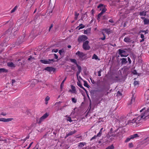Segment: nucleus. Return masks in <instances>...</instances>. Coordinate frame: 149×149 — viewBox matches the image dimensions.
I'll list each match as a JSON object with an SVG mask.
<instances>
[{
    "instance_id": "obj_1",
    "label": "nucleus",
    "mask_w": 149,
    "mask_h": 149,
    "mask_svg": "<svg viewBox=\"0 0 149 149\" xmlns=\"http://www.w3.org/2000/svg\"><path fill=\"white\" fill-rule=\"evenodd\" d=\"M143 117L144 118L147 119L149 118V108L148 109L147 111H146L144 113L140 116H139L136 118H135L132 120H129L127 122V124L138 126H139V123H141L140 121Z\"/></svg>"
},
{
    "instance_id": "obj_2",
    "label": "nucleus",
    "mask_w": 149,
    "mask_h": 149,
    "mask_svg": "<svg viewBox=\"0 0 149 149\" xmlns=\"http://www.w3.org/2000/svg\"><path fill=\"white\" fill-rule=\"evenodd\" d=\"M76 55L81 60H83L84 59L86 56V54L82 52L78 51L75 53Z\"/></svg>"
},
{
    "instance_id": "obj_3",
    "label": "nucleus",
    "mask_w": 149,
    "mask_h": 149,
    "mask_svg": "<svg viewBox=\"0 0 149 149\" xmlns=\"http://www.w3.org/2000/svg\"><path fill=\"white\" fill-rule=\"evenodd\" d=\"M89 42L88 40H86L84 42L82 45V47L84 50H89L90 47L89 45Z\"/></svg>"
},
{
    "instance_id": "obj_4",
    "label": "nucleus",
    "mask_w": 149,
    "mask_h": 149,
    "mask_svg": "<svg viewBox=\"0 0 149 149\" xmlns=\"http://www.w3.org/2000/svg\"><path fill=\"white\" fill-rule=\"evenodd\" d=\"M88 39V37L85 35L79 36L78 38V41L79 43L83 41H85Z\"/></svg>"
},
{
    "instance_id": "obj_5",
    "label": "nucleus",
    "mask_w": 149,
    "mask_h": 149,
    "mask_svg": "<svg viewBox=\"0 0 149 149\" xmlns=\"http://www.w3.org/2000/svg\"><path fill=\"white\" fill-rule=\"evenodd\" d=\"M118 54L120 55L121 57H127L128 54H126V51L124 50H122L121 49H119L118 50Z\"/></svg>"
},
{
    "instance_id": "obj_6",
    "label": "nucleus",
    "mask_w": 149,
    "mask_h": 149,
    "mask_svg": "<svg viewBox=\"0 0 149 149\" xmlns=\"http://www.w3.org/2000/svg\"><path fill=\"white\" fill-rule=\"evenodd\" d=\"M116 136V135L115 134H113L112 133H110L107 135V137L108 139H109L111 140V141H112L114 139V137Z\"/></svg>"
},
{
    "instance_id": "obj_7",
    "label": "nucleus",
    "mask_w": 149,
    "mask_h": 149,
    "mask_svg": "<svg viewBox=\"0 0 149 149\" xmlns=\"http://www.w3.org/2000/svg\"><path fill=\"white\" fill-rule=\"evenodd\" d=\"M13 118H0V121L4 122H8L13 120Z\"/></svg>"
},
{
    "instance_id": "obj_8",
    "label": "nucleus",
    "mask_w": 149,
    "mask_h": 149,
    "mask_svg": "<svg viewBox=\"0 0 149 149\" xmlns=\"http://www.w3.org/2000/svg\"><path fill=\"white\" fill-rule=\"evenodd\" d=\"M45 70L49 72L53 71L54 72L55 71L56 69L52 67H47L45 68Z\"/></svg>"
},
{
    "instance_id": "obj_9",
    "label": "nucleus",
    "mask_w": 149,
    "mask_h": 149,
    "mask_svg": "<svg viewBox=\"0 0 149 149\" xmlns=\"http://www.w3.org/2000/svg\"><path fill=\"white\" fill-rule=\"evenodd\" d=\"M71 87L72 90H70L69 91L71 92L72 93H74L76 94L77 93V91H76L75 87L73 85L71 86Z\"/></svg>"
},
{
    "instance_id": "obj_10",
    "label": "nucleus",
    "mask_w": 149,
    "mask_h": 149,
    "mask_svg": "<svg viewBox=\"0 0 149 149\" xmlns=\"http://www.w3.org/2000/svg\"><path fill=\"white\" fill-rule=\"evenodd\" d=\"M76 132L77 131L76 130H74L73 131L70 132L69 133H66V135L65 137V138H66L68 137L69 136H70L73 134H75Z\"/></svg>"
},
{
    "instance_id": "obj_11",
    "label": "nucleus",
    "mask_w": 149,
    "mask_h": 149,
    "mask_svg": "<svg viewBox=\"0 0 149 149\" xmlns=\"http://www.w3.org/2000/svg\"><path fill=\"white\" fill-rule=\"evenodd\" d=\"M141 19H143L144 24L145 25L148 24H149V19L145 18L144 17H141Z\"/></svg>"
},
{
    "instance_id": "obj_12",
    "label": "nucleus",
    "mask_w": 149,
    "mask_h": 149,
    "mask_svg": "<svg viewBox=\"0 0 149 149\" xmlns=\"http://www.w3.org/2000/svg\"><path fill=\"white\" fill-rule=\"evenodd\" d=\"M40 62L42 63L46 64H49V61L48 60L41 59L40 61Z\"/></svg>"
},
{
    "instance_id": "obj_13",
    "label": "nucleus",
    "mask_w": 149,
    "mask_h": 149,
    "mask_svg": "<svg viewBox=\"0 0 149 149\" xmlns=\"http://www.w3.org/2000/svg\"><path fill=\"white\" fill-rule=\"evenodd\" d=\"M121 60V63L122 65L125 64L127 62V58H122Z\"/></svg>"
},
{
    "instance_id": "obj_14",
    "label": "nucleus",
    "mask_w": 149,
    "mask_h": 149,
    "mask_svg": "<svg viewBox=\"0 0 149 149\" xmlns=\"http://www.w3.org/2000/svg\"><path fill=\"white\" fill-rule=\"evenodd\" d=\"M45 119L42 117H41L40 118L39 120H37V123L39 124H40Z\"/></svg>"
},
{
    "instance_id": "obj_15",
    "label": "nucleus",
    "mask_w": 149,
    "mask_h": 149,
    "mask_svg": "<svg viewBox=\"0 0 149 149\" xmlns=\"http://www.w3.org/2000/svg\"><path fill=\"white\" fill-rule=\"evenodd\" d=\"M147 12V11H145L141 12L139 13V15L141 16H145L146 15Z\"/></svg>"
},
{
    "instance_id": "obj_16",
    "label": "nucleus",
    "mask_w": 149,
    "mask_h": 149,
    "mask_svg": "<svg viewBox=\"0 0 149 149\" xmlns=\"http://www.w3.org/2000/svg\"><path fill=\"white\" fill-rule=\"evenodd\" d=\"M85 27V26L82 24H80L79 26H77L76 29H78L79 30L82 29Z\"/></svg>"
},
{
    "instance_id": "obj_17",
    "label": "nucleus",
    "mask_w": 149,
    "mask_h": 149,
    "mask_svg": "<svg viewBox=\"0 0 149 149\" xmlns=\"http://www.w3.org/2000/svg\"><path fill=\"white\" fill-rule=\"evenodd\" d=\"M86 143L85 142H80L78 143V146L79 147L81 148L86 145Z\"/></svg>"
},
{
    "instance_id": "obj_18",
    "label": "nucleus",
    "mask_w": 149,
    "mask_h": 149,
    "mask_svg": "<svg viewBox=\"0 0 149 149\" xmlns=\"http://www.w3.org/2000/svg\"><path fill=\"white\" fill-rule=\"evenodd\" d=\"M124 41L126 42H131V40L128 37H126L125 38L124 40Z\"/></svg>"
},
{
    "instance_id": "obj_19",
    "label": "nucleus",
    "mask_w": 149,
    "mask_h": 149,
    "mask_svg": "<svg viewBox=\"0 0 149 149\" xmlns=\"http://www.w3.org/2000/svg\"><path fill=\"white\" fill-rule=\"evenodd\" d=\"M92 59H95V60H98L100 61V58H98V56H97V55L95 54H94L92 57Z\"/></svg>"
},
{
    "instance_id": "obj_20",
    "label": "nucleus",
    "mask_w": 149,
    "mask_h": 149,
    "mask_svg": "<svg viewBox=\"0 0 149 149\" xmlns=\"http://www.w3.org/2000/svg\"><path fill=\"white\" fill-rule=\"evenodd\" d=\"M104 5L103 4L101 3L97 7V8H100V10H102V8L104 7Z\"/></svg>"
},
{
    "instance_id": "obj_21",
    "label": "nucleus",
    "mask_w": 149,
    "mask_h": 149,
    "mask_svg": "<svg viewBox=\"0 0 149 149\" xmlns=\"http://www.w3.org/2000/svg\"><path fill=\"white\" fill-rule=\"evenodd\" d=\"M49 113H46L44 114L42 117L45 119L47 118L49 116Z\"/></svg>"
},
{
    "instance_id": "obj_22",
    "label": "nucleus",
    "mask_w": 149,
    "mask_h": 149,
    "mask_svg": "<svg viewBox=\"0 0 149 149\" xmlns=\"http://www.w3.org/2000/svg\"><path fill=\"white\" fill-rule=\"evenodd\" d=\"M50 100V97L49 96H47L45 98V104H47L48 103V101Z\"/></svg>"
},
{
    "instance_id": "obj_23",
    "label": "nucleus",
    "mask_w": 149,
    "mask_h": 149,
    "mask_svg": "<svg viewBox=\"0 0 149 149\" xmlns=\"http://www.w3.org/2000/svg\"><path fill=\"white\" fill-rule=\"evenodd\" d=\"M8 71V70L3 68H0V73L6 72Z\"/></svg>"
},
{
    "instance_id": "obj_24",
    "label": "nucleus",
    "mask_w": 149,
    "mask_h": 149,
    "mask_svg": "<svg viewBox=\"0 0 149 149\" xmlns=\"http://www.w3.org/2000/svg\"><path fill=\"white\" fill-rule=\"evenodd\" d=\"M66 78H67V77H66L64 79V80H63V81H62V82L61 84V86H60V87H61V89L62 88H63V86H64V82L66 80Z\"/></svg>"
},
{
    "instance_id": "obj_25",
    "label": "nucleus",
    "mask_w": 149,
    "mask_h": 149,
    "mask_svg": "<svg viewBox=\"0 0 149 149\" xmlns=\"http://www.w3.org/2000/svg\"><path fill=\"white\" fill-rule=\"evenodd\" d=\"M8 65L10 67H15V65L13 62H9L8 63Z\"/></svg>"
},
{
    "instance_id": "obj_26",
    "label": "nucleus",
    "mask_w": 149,
    "mask_h": 149,
    "mask_svg": "<svg viewBox=\"0 0 149 149\" xmlns=\"http://www.w3.org/2000/svg\"><path fill=\"white\" fill-rule=\"evenodd\" d=\"M107 10V9L104 6V7H103V8H102L101 11L100 13L103 14L104 13L106 12Z\"/></svg>"
},
{
    "instance_id": "obj_27",
    "label": "nucleus",
    "mask_w": 149,
    "mask_h": 149,
    "mask_svg": "<svg viewBox=\"0 0 149 149\" xmlns=\"http://www.w3.org/2000/svg\"><path fill=\"white\" fill-rule=\"evenodd\" d=\"M131 136V138H132V139H134V138L138 137L139 136L138 134H135L133 135H132Z\"/></svg>"
},
{
    "instance_id": "obj_28",
    "label": "nucleus",
    "mask_w": 149,
    "mask_h": 149,
    "mask_svg": "<svg viewBox=\"0 0 149 149\" xmlns=\"http://www.w3.org/2000/svg\"><path fill=\"white\" fill-rule=\"evenodd\" d=\"M84 85L85 86L88 88H89L90 87V86L88 85L87 81H84Z\"/></svg>"
},
{
    "instance_id": "obj_29",
    "label": "nucleus",
    "mask_w": 149,
    "mask_h": 149,
    "mask_svg": "<svg viewBox=\"0 0 149 149\" xmlns=\"http://www.w3.org/2000/svg\"><path fill=\"white\" fill-rule=\"evenodd\" d=\"M114 148V147L113 144L107 147L105 149H113Z\"/></svg>"
},
{
    "instance_id": "obj_30",
    "label": "nucleus",
    "mask_w": 149,
    "mask_h": 149,
    "mask_svg": "<svg viewBox=\"0 0 149 149\" xmlns=\"http://www.w3.org/2000/svg\"><path fill=\"white\" fill-rule=\"evenodd\" d=\"M70 61L71 62L74 63L76 65H78L77 63V61L76 59H70Z\"/></svg>"
},
{
    "instance_id": "obj_31",
    "label": "nucleus",
    "mask_w": 149,
    "mask_h": 149,
    "mask_svg": "<svg viewBox=\"0 0 149 149\" xmlns=\"http://www.w3.org/2000/svg\"><path fill=\"white\" fill-rule=\"evenodd\" d=\"M79 13H77L76 12H75V15H74V19L75 20H76L77 19V17L79 15Z\"/></svg>"
},
{
    "instance_id": "obj_32",
    "label": "nucleus",
    "mask_w": 149,
    "mask_h": 149,
    "mask_svg": "<svg viewBox=\"0 0 149 149\" xmlns=\"http://www.w3.org/2000/svg\"><path fill=\"white\" fill-rule=\"evenodd\" d=\"M77 84L81 88L82 87V85L81 84V82L79 81H78L77 82Z\"/></svg>"
},
{
    "instance_id": "obj_33",
    "label": "nucleus",
    "mask_w": 149,
    "mask_h": 149,
    "mask_svg": "<svg viewBox=\"0 0 149 149\" xmlns=\"http://www.w3.org/2000/svg\"><path fill=\"white\" fill-rule=\"evenodd\" d=\"M17 6H15L13 9L11 10V13H13L17 9Z\"/></svg>"
},
{
    "instance_id": "obj_34",
    "label": "nucleus",
    "mask_w": 149,
    "mask_h": 149,
    "mask_svg": "<svg viewBox=\"0 0 149 149\" xmlns=\"http://www.w3.org/2000/svg\"><path fill=\"white\" fill-rule=\"evenodd\" d=\"M67 121H69L71 123L72 122V120L71 119V118L70 117H68L67 119Z\"/></svg>"
},
{
    "instance_id": "obj_35",
    "label": "nucleus",
    "mask_w": 149,
    "mask_h": 149,
    "mask_svg": "<svg viewBox=\"0 0 149 149\" xmlns=\"http://www.w3.org/2000/svg\"><path fill=\"white\" fill-rule=\"evenodd\" d=\"M135 97H134V96H132V99H131V103L132 104L133 102H134L135 101Z\"/></svg>"
},
{
    "instance_id": "obj_36",
    "label": "nucleus",
    "mask_w": 149,
    "mask_h": 149,
    "mask_svg": "<svg viewBox=\"0 0 149 149\" xmlns=\"http://www.w3.org/2000/svg\"><path fill=\"white\" fill-rule=\"evenodd\" d=\"M77 66L78 68V71L81 72V67L78 65H77Z\"/></svg>"
},
{
    "instance_id": "obj_37",
    "label": "nucleus",
    "mask_w": 149,
    "mask_h": 149,
    "mask_svg": "<svg viewBox=\"0 0 149 149\" xmlns=\"http://www.w3.org/2000/svg\"><path fill=\"white\" fill-rule=\"evenodd\" d=\"M131 139H132V138H131L130 136V138H128L126 139V140L125 141V142L127 143L128 142L131 140Z\"/></svg>"
},
{
    "instance_id": "obj_38",
    "label": "nucleus",
    "mask_w": 149,
    "mask_h": 149,
    "mask_svg": "<svg viewBox=\"0 0 149 149\" xmlns=\"http://www.w3.org/2000/svg\"><path fill=\"white\" fill-rule=\"evenodd\" d=\"M64 52V50L63 49H61L59 50V53L60 55H62V54Z\"/></svg>"
},
{
    "instance_id": "obj_39",
    "label": "nucleus",
    "mask_w": 149,
    "mask_h": 149,
    "mask_svg": "<svg viewBox=\"0 0 149 149\" xmlns=\"http://www.w3.org/2000/svg\"><path fill=\"white\" fill-rule=\"evenodd\" d=\"M104 30L108 34L110 33V31L109 29H105Z\"/></svg>"
},
{
    "instance_id": "obj_40",
    "label": "nucleus",
    "mask_w": 149,
    "mask_h": 149,
    "mask_svg": "<svg viewBox=\"0 0 149 149\" xmlns=\"http://www.w3.org/2000/svg\"><path fill=\"white\" fill-rule=\"evenodd\" d=\"M72 100L74 103H76L77 102V99H75L74 98L72 97Z\"/></svg>"
},
{
    "instance_id": "obj_41",
    "label": "nucleus",
    "mask_w": 149,
    "mask_h": 149,
    "mask_svg": "<svg viewBox=\"0 0 149 149\" xmlns=\"http://www.w3.org/2000/svg\"><path fill=\"white\" fill-rule=\"evenodd\" d=\"M102 15V14L101 13H100L98 15V16H97V19L98 20H99L100 18V17H101V15Z\"/></svg>"
},
{
    "instance_id": "obj_42",
    "label": "nucleus",
    "mask_w": 149,
    "mask_h": 149,
    "mask_svg": "<svg viewBox=\"0 0 149 149\" xmlns=\"http://www.w3.org/2000/svg\"><path fill=\"white\" fill-rule=\"evenodd\" d=\"M32 59H34V58L33 57L31 56H30L28 58V61H30Z\"/></svg>"
},
{
    "instance_id": "obj_43",
    "label": "nucleus",
    "mask_w": 149,
    "mask_h": 149,
    "mask_svg": "<svg viewBox=\"0 0 149 149\" xmlns=\"http://www.w3.org/2000/svg\"><path fill=\"white\" fill-rule=\"evenodd\" d=\"M134 86H136L137 85H138L139 82L138 81H135L134 82Z\"/></svg>"
},
{
    "instance_id": "obj_44",
    "label": "nucleus",
    "mask_w": 149,
    "mask_h": 149,
    "mask_svg": "<svg viewBox=\"0 0 149 149\" xmlns=\"http://www.w3.org/2000/svg\"><path fill=\"white\" fill-rule=\"evenodd\" d=\"M58 51V49H52V52H54L55 53L57 52Z\"/></svg>"
},
{
    "instance_id": "obj_45",
    "label": "nucleus",
    "mask_w": 149,
    "mask_h": 149,
    "mask_svg": "<svg viewBox=\"0 0 149 149\" xmlns=\"http://www.w3.org/2000/svg\"><path fill=\"white\" fill-rule=\"evenodd\" d=\"M129 147L130 148H132L133 147V145L132 143H131L129 144Z\"/></svg>"
},
{
    "instance_id": "obj_46",
    "label": "nucleus",
    "mask_w": 149,
    "mask_h": 149,
    "mask_svg": "<svg viewBox=\"0 0 149 149\" xmlns=\"http://www.w3.org/2000/svg\"><path fill=\"white\" fill-rule=\"evenodd\" d=\"M132 73L134 75L137 74V72L136 71V70H134L132 72Z\"/></svg>"
},
{
    "instance_id": "obj_47",
    "label": "nucleus",
    "mask_w": 149,
    "mask_h": 149,
    "mask_svg": "<svg viewBox=\"0 0 149 149\" xmlns=\"http://www.w3.org/2000/svg\"><path fill=\"white\" fill-rule=\"evenodd\" d=\"M102 71V70L100 69L98 72V74L99 76H101V73Z\"/></svg>"
},
{
    "instance_id": "obj_48",
    "label": "nucleus",
    "mask_w": 149,
    "mask_h": 149,
    "mask_svg": "<svg viewBox=\"0 0 149 149\" xmlns=\"http://www.w3.org/2000/svg\"><path fill=\"white\" fill-rule=\"evenodd\" d=\"M148 30H147L146 31L142 30L141 31L143 33H144L145 34H146L148 33Z\"/></svg>"
},
{
    "instance_id": "obj_49",
    "label": "nucleus",
    "mask_w": 149,
    "mask_h": 149,
    "mask_svg": "<svg viewBox=\"0 0 149 149\" xmlns=\"http://www.w3.org/2000/svg\"><path fill=\"white\" fill-rule=\"evenodd\" d=\"M80 72H80L79 71H78L77 72L76 75H77V78L78 79V76Z\"/></svg>"
},
{
    "instance_id": "obj_50",
    "label": "nucleus",
    "mask_w": 149,
    "mask_h": 149,
    "mask_svg": "<svg viewBox=\"0 0 149 149\" xmlns=\"http://www.w3.org/2000/svg\"><path fill=\"white\" fill-rule=\"evenodd\" d=\"M127 59H128V60L129 62V63L130 64H131V63L132 61H131V60L130 59V58L129 57H127Z\"/></svg>"
},
{
    "instance_id": "obj_51",
    "label": "nucleus",
    "mask_w": 149,
    "mask_h": 149,
    "mask_svg": "<svg viewBox=\"0 0 149 149\" xmlns=\"http://www.w3.org/2000/svg\"><path fill=\"white\" fill-rule=\"evenodd\" d=\"M48 61H49V64L51 63V61H52L53 62H54L55 61L54 59H48Z\"/></svg>"
},
{
    "instance_id": "obj_52",
    "label": "nucleus",
    "mask_w": 149,
    "mask_h": 149,
    "mask_svg": "<svg viewBox=\"0 0 149 149\" xmlns=\"http://www.w3.org/2000/svg\"><path fill=\"white\" fill-rule=\"evenodd\" d=\"M97 137V136L96 135H95L94 136L92 137L91 139L90 140L92 141L93 139H95L96 137Z\"/></svg>"
},
{
    "instance_id": "obj_53",
    "label": "nucleus",
    "mask_w": 149,
    "mask_h": 149,
    "mask_svg": "<svg viewBox=\"0 0 149 149\" xmlns=\"http://www.w3.org/2000/svg\"><path fill=\"white\" fill-rule=\"evenodd\" d=\"M0 115L3 116H5L6 115V113L5 112H2L0 114Z\"/></svg>"
},
{
    "instance_id": "obj_54",
    "label": "nucleus",
    "mask_w": 149,
    "mask_h": 149,
    "mask_svg": "<svg viewBox=\"0 0 149 149\" xmlns=\"http://www.w3.org/2000/svg\"><path fill=\"white\" fill-rule=\"evenodd\" d=\"M82 89H83L84 90L85 92L87 94L88 93V91H87L86 89L84 88L83 86L81 88Z\"/></svg>"
},
{
    "instance_id": "obj_55",
    "label": "nucleus",
    "mask_w": 149,
    "mask_h": 149,
    "mask_svg": "<svg viewBox=\"0 0 149 149\" xmlns=\"http://www.w3.org/2000/svg\"><path fill=\"white\" fill-rule=\"evenodd\" d=\"M102 134L99 132L97 134V135L96 136L98 137H100L101 136Z\"/></svg>"
},
{
    "instance_id": "obj_56",
    "label": "nucleus",
    "mask_w": 149,
    "mask_h": 149,
    "mask_svg": "<svg viewBox=\"0 0 149 149\" xmlns=\"http://www.w3.org/2000/svg\"><path fill=\"white\" fill-rule=\"evenodd\" d=\"M53 24H52L51 25V26H50L49 27V31H50V30L53 27Z\"/></svg>"
},
{
    "instance_id": "obj_57",
    "label": "nucleus",
    "mask_w": 149,
    "mask_h": 149,
    "mask_svg": "<svg viewBox=\"0 0 149 149\" xmlns=\"http://www.w3.org/2000/svg\"><path fill=\"white\" fill-rule=\"evenodd\" d=\"M88 33V29H86V30H85L84 31V33L85 34H87Z\"/></svg>"
},
{
    "instance_id": "obj_58",
    "label": "nucleus",
    "mask_w": 149,
    "mask_h": 149,
    "mask_svg": "<svg viewBox=\"0 0 149 149\" xmlns=\"http://www.w3.org/2000/svg\"><path fill=\"white\" fill-rule=\"evenodd\" d=\"M33 142H31L29 145V147H28L27 148L28 149H29V148L30 147H31V146L33 144Z\"/></svg>"
},
{
    "instance_id": "obj_59",
    "label": "nucleus",
    "mask_w": 149,
    "mask_h": 149,
    "mask_svg": "<svg viewBox=\"0 0 149 149\" xmlns=\"http://www.w3.org/2000/svg\"><path fill=\"white\" fill-rule=\"evenodd\" d=\"M54 58L56 59H58V56L56 55V54H54Z\"/></svg>"
},
{
    "instance_id": "obj_60",
    "label": "nucleus",
    "mask_w": 149,
    "mask_h": 149,
    "mask_svg": "<svg viewBox=\"0 0 149 149\" xmlns=\"http://www.w3.org/2000/svg\"><path fill=\"white\" fill-rule=\"evenodd\" d=\"M109 22H110L113 23L114 22L113 21L112 19H110L109 20Z\"/></svg>"
},
{
    "instance_id": "obj_61",
    "label": "nucleus",
    "mask_w": 149,
    "mask_h": 149,
    "mask_svg": "<svg viewBox=\"0 0 149 149\" xmlns=\"http://www.w3.org/2000/svg\"><path fill=\"white\" fill-rule=\"evenodd\" d=\"M3 142V143H7V140L6 139H3V141H2Z\"/></svg>"
},
{
    "instance_id": "obj_62",
    "label": "nucleus",
    "mask_w": 149,
    "mask_h": 149,
    "mask_svg": "<svg viewBox=\"0 0 149 149\" xmlns=\"http://www.w3.org/2000/svg\"><path fill=\"white\" fill-rule=\"evenodd\" d=\"M3 139V138H0V143H2V141H3V139Z\"/></svg>"
},
{
    "instance_id": "obj_63",
    "label": "nucleus",
    "mask_w": 149,
    "mask_h": 149,
    "mask_svg": "<svg viewBox=\"0 0 149 149\" xmlns=\"http://www.w3.org/2000/svg\"><path fill=\"white\" fill-rule=\"evenodd\" d=\"M105 38H106V37H105V36H104V37H103V38H100V39H101L102 40H105Z\"/></svg>"
},
{
    "instance_id": "obj_64",
    "label": "nucleus",
    "mask_w": 149,
    "mask_h": 149,
    "mask_svg": "<svg viewBox=\"0 0 149 149\" xmlns=\"http://www.w3.org/2000/svg\"><path fill=\"white\" fill-rule=\"evenodd\" d=\"M141 38H144V36L143 34H141Z\"/></svg>"
}]
</instances>
